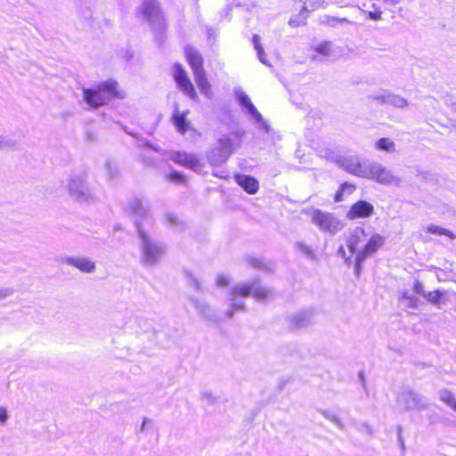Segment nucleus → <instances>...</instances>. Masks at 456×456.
Here are the masks:
<instances>
[{
  "label": "nucleus",
  "instance_id": "obj_1",
  "mask_svg": "<svg viewBox=\"0 0 456 456\" xmlns=\"http://www.w3.org/2000/svg\"><path fill=\"white\" fill-rule=\"evenodd\" d=\"M250 295H252L256 301H264L273 295V291L270 289L262 287L256 281L233 285L229 291L230 305L225 312L226 317L231 319L233 317L235 312L246 311L243 299Z\"/></svg>",
  "mask_w": 456,
  "mask_h": 456
},
{
  "label": "nucleus",
  "instance_id": "obj_2",
  "mask_svg": "<svg viewBox=\"0 0 456 456\" xmlns=\"http://www.w3.org/2000/svg\"><path fill=\"white\" fill-rule=\"evenodd\" d=\"M84 100L93 108L108 104L112 99H124L125 93L118 89V82L109 79L101 83L95 88H84Z\"/></svg>",
  "mask_w": 456,
  "mask_h": 456
},
{
  "label": "nucleus",
  "instance_id": "obj_3",
  "mask_svg": "<svg viewBox=\"0 0 456 456\" xmlns=\"http://www.w3.org/2000/svg\"><path fill=\"white\" fill-rule=\"evenodd\" d=\"M137 233L141 249V262L147 266H152L158 263L165 251L164 245L152 238L149 232L137 223Z\"/></svg>",
  "mask_w": 456,
  "mask_h": 456
},
{
  "label": "nucleus",
  "instance_id": "obj_4",
  "mask_svg": "<svg viewBox=\"0 0 456 456\" xmlns=\"http://www.w3.org/2000/svg\"><path fill=\"white\" fill-rule=\"evenodd\" d=\"M68 191L79 202H93L97 200L95 193L87 185L85 175H71L68 179Z\"/></svg>",
  "mask_w": 456,
  "mask_h": 456
},
{
  "label": "nucleus",
  "instance_id": "obj_5",
  "mask_svg": "<svg viewBox=\"0 0 456 456\" xmlns=\"http://www.w3.org/2000/svg\"><path fill=\"white\" fill-rule=\"evenodd\" d=\"M311 221L320 231L336 234L345 227V224L335 214L323 212L314 208L311 214Z\"/></svg>",
  "mask_w": 456,
  "mask_h": 456
},
{
  "label": "nucleus",
  "instance_id": "obj_6",
  "mask_svg": "<svg viewBox=\"0 0 456 456\" xmlns=\"http://www.w3.org/2000/svg\"><path fill=\"white\" fill-rule=\"evenodd\" d=\"M365 174L363 178L376 181L383 185H399L401 179L395 175L393 172L383 167L380 163L368 161L366 163Z\"/></svg>",
  "mask_w": 456,
  "mask_h": 456
},
{
  "label": "nucleus",
  "instance_id": "obj_7",
  "mask_svg": "<svg viewBox=\"0 0 456 456\" xmlns=\"http://www.w3.org/2000/svg\"><path fill=\"white\" fill-rule=\"evenodd\" d=\"M397 405L403 411H420L428 407L427 399L411 388L402 390L397 395Z\"/></svg>",
  "mask_w": 456,
  "mask_h": 456
},
{
  "label": "nucleus",
  "instance_id": "obj_8",
  "mask_svg": "<svg viewBox=\"0 0 456 456\" xmlns=\"http://www.w3.org/2000/svg\"><path fill=\"white\" fill-rule=\"evenodd\" d=\"M141 11L154 29L161 31L164 28L163 15L159 4L156 0H145L141 6Z\"/></svg>",
  "mask_w": 456,
  "mask_h": 456
},
{
  "label": "nucleus",
  "instance_id": "obj_9",
  "mask_svg": "<svg viewBox=\"0 0 456 456\" xmlns=\"http://www.w3.org/2000/svg\"><path fill=\"white\" fill-rule=\"evenodd\" d=\"M127 208L134 217L136 227L137 223L143 227L142 224V221L151 222L149 204L144 203L141 199L135 197L130 200L127 204Z\"/></svg>",
  "mask_w": 456,
  "mask_h": 456
},
{
  "label": "nucleus",
  "instance_id": "obj_10",
  "mask_svg": "<svg viewBox=\"0 0 456 456\" xmlns=\"http://www.w3.org/2000/svg\"><path fill=\"white\" fill-rule=\"evenodd\" d=\"M174 78L177 83L179 88L187 94L191 99H196L197 94L194 86L187 77V74L182 65L175 64L174 66Z\"/></svg>",
  "mask_w": 456,
  "mask_h": 456
},
{
  "label": "nucleus",
  "instance_id": "obj_11",
  "mask_svg": "<svg viewBox=\"0 0 456 456\" xmlns=\"http://www.w3.org/2000/svg\"><path fill=\"white\" fill-rule=\"evenodd\" d=\"M338 165L346 172L363 177L365 174L366 163L368 161L361 162L356 156L343 157L338 160Z\"/></svg>",
  "mask_w": 456,
  "mask_h": 456
},
{
  "label": "nucleus",
  "instance_id": "obj_12",
  "mask_svg": "<svg viewBox=\"0 0 456 456\" xmlns=\"http://www.w3.org/2000/svg\"><path fill=\"white\" fill-rule=\"evenodd\" d=\"M237 100L248 113L258 123H260V128L268 131V126L263 119L261 113L256 110L254 104L251 102L249 97L244 92L237 93Z\"/></svg>",
  "mask_w": 456,
  "mask_h": 456
},
{
  "label": "nucleus",
  "instance_id": "obj_13",
  "mask_svg": "<svg viewBox=\"0 0 456 456\" xmlns=\"http://www.w3.org/2000/svg\"><path fill=\"white\" fill-rule=\"evenodd\" d=\"M374 207L366 200H359L352 205L346 213V218L354 220L357 218H366L372 216Z\"/></svg>",
  "mask_w": 456,
  "mask_h": 456
},
{
  "label": "nucleus",
  "instance_id": "obj_14",
  "mask_svg": "<svg viewBox=\"0 0 456 456\" xmlns=\"http://www.w3.org/2000/svg\"><path fill=\"white\" fill-rule=\"evenodd\" d=\"M61 262L72 265L86 273H92L95 271L94 262L86 256H64Z\"/></svg>",
  "mask_w": 456,
  "mask_h": 456
},
{
  "label": "nucleus",
  "instance_id": "obj_15",
  "mask_svg": "<svg viewBox=\"0 0 456 456\" xmlns=\"http://www.w3.org/2000/svg\"><path fill=\"white\" fill-rule=\"evenodd\" d=\"M185 54L193 74L204 71L203 59L199 51L191 46H187L185 48Z\"/></svg>",
  "mask_w": 456,
  "mask_h": 456
},
{
  "label": "nucleus",
  "instance_id": "obj_16",
  "mask_svg": "<svg viewBox=\"0 0 456 456\" xmlns=\"http://www.w3.org/2000/svg\"><path fill=\"white\" fill-rule=\"evenodd\" d=\"M365 230L362 227H355L347 239V248L352 254H357L358 245L366 239Z\"/></svg>",
  "mask_w": 456,
  "mask_h": 456
},
{
  "label": "nucleus",
  "instance_id": "obj_17",
  "mask_svg": "<svg viewBox=\"0 0 456 456\" xmlns=\"http://www.w3.org/2000/svg\"><path fill=\"white\" fill-rule=\"evenodd\" d=\"M190 301L192 304L195 310L202 318L208 321L215 320V315L212 313L210 305L204 299H200L191 297H190Z\"/></svg>",
  "mask_w": 456,
  "mask_h": 456
},
{
  "label": "nucleus",
  "instance_id": "obj_18",
  "mask_svg": "<svg viewBox=\"0 0 456 456\" xmlns=\"http://www.w3.org/2000/svg\"><path fill=\"white\" fill-rule=\"evenodd\" d=\"M385 241L386 239L383 236L378 233L374 234L369 239L364 248L358 252L368 257V256L378 251L385 244Z\"/></svg>",
  "mask_w": 456,
  "mask_h": 456
},
{
  "label": "nucleus",
  "instance_id": "obj_19",
  "mask_svg": "<svg viewBox=\"0 0 456 456\" xmlns=\"http://www.w3.org/2000/svg\"><path fill=\"white\" fill-rule=\"evenodd\" d=\"M216 144L222 149L223 152L230 158L234 152L236 148L240 144L239 139L231 138L230 136L224 134L216 142Z\"/></svg>",
  "mask_w": 456,
  "mask_h": 456
},
{
  "label": "nucleus",
  "instance_id": "obj_20",
  "mask_svg": "<svg viewBox=\"0 0 456 456\" xmlns=\"http://www.w3.org/2000/svg\"><path fill=\"white\" fill-rule=\"evenodd\" d=\"M313 317V310L301 311L292 316L291 324L297 329L305 328L312 323Z\"/></svg>",
  "mask_w": 456,
  "mask_h": 456
},
{
  "label": "nucleus",
  "instance_id": "obj_21",
  "mask_svg": "<svg viewBox=\"0 0 456 456\" xmlns=\"http://www.w3.org/2000/svg\"><path fill=\"white\" fill-rule=\"evenodd\" d=\"M172 159L175 162L193 170L200 167V161L195 156L185 152H176Z\"/></svg>",
  "mask_w": 456,
  "mask_h": 456
},
{
  "label": "nucleus",
  "instance_id": "obj_22",
  "mask_svg": "<svg viewBox=\"0 0 456 456\" xmlns=\"http://www.w3.org/2000/svg\"><path fill=\"white\" fill-rule=\"evenodd\" d=\"M236 181L249 194H255L258 191L257 180L250 175H239L236 176Z\"/></svg>",
  "mask_w": 456,
  "mask_h": 456
},
{
  "label": "nucleus",
  "instance_id": "obj_23",
  "mask_svg": "<svg viewBox=\"0 0 456 456\" xmlns=\"http://www.w3.org/2000/svg\"><path fill=\"white\" fill-rule=\"evenodd\" d=\"M194 79L197 84V86L200 93L204 94L207 98L211 99L212 92L211 86L207 79L205 71H200L199 73H194Z\"/></svg>",
  "mask_w": 456,
  "mask_h": 456
},
{
  "label": "nucleus",
  "instance_id": "obj_24",
  "mask_svg": "<svg viewBox=\"0 0 456 456\" xmlns=\"http://www.w3.org/2000/svg\"><path fill=\"white\" fill-rule=\"evenodd\" d=\"M296 251L305 256L307 259L316 261L318 259L317 255L312 246L306 244L303 240H297L294 244Z\"/></svg>",
  "mask_w": 456,
  "mask_h": 456
},
{
  "label": "nucleus",
  "instance_id": "obj_25",
  "mask_svg": "<svg viewBox=\"0 0 456 456\" xmlns=\"http://www.w3.org/2000/svg\"><path fill=\"white\" fill-rule=\"evenodd\" d=\"M208 159L211 165L220 166L226 162L228 157L223 152L222 149L216 144V146L209 151Z\"/></svg>",
  "mask_w": 456,
  "mask_h": 456
},
{
  "label": "nucleus",
  "instance_id": "obj_26",
  "mask_svg": "<svg viewBox=\"0 0 456 456\" xmlns=\"http://www.w3.org/2000/svg\"><path fill=\"white\" fill-rule=\"evenodd\" d=\"M187 113V111L180 113L178 110H175L172 117L174 125L177 128L178 132L183 134H185L189 126V122L186 118Z\"/></svg>",
  "mask_w": 456,
  "mask_h": 456
},
{
  "label": "nucleus",
  "instance_id": "obj_27",
  "mask_svg": "<svg viewBox=\"0 0 456 456\" xmlns=\"http://www.w3.org/2000/svg\"><path fill=\"white\" fill-rule=\"evenodd\" d=\"M318 411L328 420L332 422L338 429H345L343 420L333 411L327 409H319Z\"/></svg>",
  "mask_w": 456,
  "mask_h": 456
},
{
  "label": "nucleus",
  "instance_id": "obj_28",
  "mask_svg": "<svg viewBox=\"0 0 456 456\" xmlns=\"http://www.w3.org/2000/svg\"><path fill=\"white\" fill-rule=\"evenodd\" d=\"M439 399L446 403L449 407L456 411V400L451 391L448 389H441L438 392Z\"/></svg>",
  "mask_w": 456,
  "mask_h": 456
},
{
  "label": "nucleus",
  "instance_id": "obj_29",
  "mask_svg": "<svg viewBox=\"0 0 456 456\" xmlns=\"http://www.w3.org/2000/svg\"><path fill=\"white\" fill-rule=\"evenodd\" d=\"M387 104H389L393 107H395V108L403 109V108L407 107L409 103L405 98H403L400 95L395 94L393 93H390L389 99L387 100Z\"/></svg>",
  "mask_w": 456,
  "mask_h": 456
},
{
  "label": "nucleus",
  "instance_id": "obj_30",
  "mask_svg": "<svg viewBox=\"0 0 456 456\" xmlns=\"http://www.w3.org/2000/svg\"><path fill=\"white\" fill-rule=\"evenodd\" d=\"M377 149L387 152H394L395 151V144L388 138H380L376 142Z\"/></svg>",
  "mask_w": 456,
  "mask_h": 456
},
{
  "label": "nucleus",
  "instance_id": "obj_31",
  "mask_svg": "<svg viewBox=\"0 0 456 456\" xmlns=\"http://www.w3.org/2000/svg\"><path fill=\"white\" fill-rule=\"evenodd\" d=\"M253 45L257 53L259 61L265 65H270L265 58V51L260 44V37L257 35L253 36Z\"/></svg>",
  "mask_w": 456,
  "mask_h": 456
},
{
  "label": "nucleus",
  "instance_id": "obj_32",
  "mask_svg": "<svg viewBox=\"0 0 456 456\" xmlns=\"http://www.w3.org/2000/svg\"><path fill=\"white\" fill-rule=\"evenodd\" d=\"M315 52L324 57H330L333 54L332 44L330 41H324L314 48Z\"/></svg>",
  "mask_w": 456,
  "mask_h": 456
},
{
  "label": "nucleus",
  "instance_id": "obj_33",
  "mask_svg": "<svg viewBox=\"0 0 456 456\" xmlns=\"http://www.w3.org/2000/svg\"><path fill=\"white\" fill-rule=\"evenodd\" d=\"M427 231L429 233H432V234L445 235V236L449 237L452 240L455 238V235L450 230L439 227V226L435 225V224L428 225L427 227Z\"/></svg>",
  "mask_w": 456,
  "mask_h": 456
},
{
  "label": "nucleus",
  "instance_id": "obj_34",
  "mask_svg": "<svg viewBox=\"0 0 456 456\" xmlns=\"http://www.w3.org/2000/svg\"><path fill=\"white\" fill-rule=\"evenodd\" d=\"M183 274L187 280V283L193 288L196 291L201 290V284L198 278L189 270H184Z\"/></svg>",
  "mask_w": 456,
  "mask_h": 456
},
{
  "label": "nucleus",
  "instance_id": "obj_35",
  "mask_svg": "<svg viewBox=\"0 0 456 456\" xmlns=\"http://www.w3.org/2000/svg\"><path fill=\"white\" fill-rule=\"evenodd\" d=\"M443 297L444 292L436 289L432 292H428L424 298L435 305H439L442 303Z\"/></svg>",
  "mask_w": 456,
  "mask_h": 456
},
{
  "label": "nucleus",
  "instance_id": "obj_36",
  "mask_svg": "<svg viewBox=\"0 0 456 456\" xmlns=\"http://www.w3.org/2000/svg\"><path fill=\"white\" fill-rule=\"evenodd\" d=\"M167 224L169 225H173L177 227V229L183 230L184 228V224L179 220L178 216L174 214L167 213L165 216Z\"/></svg>",
  "mask_w": 456,
  "mask_h": 456
},
{
  "label": "nucleus",
  "instance_id": "obj_37",
  "mask_svg": "<svg viewBox=\"0 0 456 456\" xmlns=\"http://www.w3.org/2000/svg\"><path fill=\"white\" fill-rule=\"evenodd\" d=\"M17 144L15 140L0 135V150L14 149Z\"/></svg>",
  "mask_w": 456,
  "mask_h": 456
},
{
  "label": "nucleus",
  "instance_id": "obj_38",
  "mask_svg": "<svg viewBox=\"0 0 456 456\" xmlns=\"http://www.w3.org/2000/svg\"><path fill=\"white\" fill-rule=\"evenodd\" d=\"M390 92L383 91L381 93H378L376 94L370 95V98L373 101H377L382 104H387V100L389 99Z\"/></svg>",
  "mask_w": 456,
  "mask_h": 456
},
{
  "label": "nucleus",
  "instance_id": "obj_39",
  "mask_svg": "<svg viewBox=\"0 0 456 456\" xmlns=\"http://www.w3.org/2000/svg\"><path fill=\"white\" fill-rule=\"evenodd\" d=\"M105 168L108 176L110 179H113L118 175V170L115 164L111 163L110 161H107L105 164Z\"/></svg>",
  "mask_w": 456,
  "mask_h": 456
},
{
  "label": "nucleus",
  "instance_id": "obj_40",
  "mask_svg": "<svg viewBox=\"0 0 456 456\" xmlns=\"http://www.w3.org/2000/svg\"><path fill=\"white\" fill-rule=\"evenodd\" d=\"M367 257L363 256V254H361L357 252L355 256V265H354V272L357 276L360 275L361 270H362V264Z\"/></svg>",
  "mask_w": 456,
  "mask_h": 456
},
{
  "label": "nucleus",
  "instance_id": "obj_41",
  "mask_svg": "<svg viewBox=\"0 0 456 456\" xmlns=\"http://www.w3.org/2000/svg\"><path fill=\"white\" fill-rule=\"evenodd\" d=\"M200 399L208 404H214L216 401V398L213 393L208 390L200 393Z\"/></svg>",
  "mask_w": 456,
  "mask_h": 456
},
{
  "label": "nucleus",
  "instance_id": "obj_42",
  "mask_svg": "<svg viewBox=\"0 0 456 456\" xmlns=\"http://www.w3.org/2000/svg\"><path fill=\"white\" fill-rule=\"evenodd\" d=\"M230 282V279L228 276L224 274H218L216 278V284L218 287H224L227 286Z\"/></svg>",
  "mask_w": 456,
  "mask_h": 456
},
{
  "label": "nucleus",
  "instance_id": "obj_43",
  "mask_svg": "<svg viewBox=\"0 0 456 456\" xmlns=\"http://www.w3.org/2000/svg\"><path fill=\"white\" fill-rule=\"evenodd\" d=\"M413 291L425 297V295H427V291L424 289L423 284L419 281H416L413 284Z\"/></svg>",
  "mask_w": 456,
  "mask_h": 456
},
{
  "label": "nucleus",
  "instance_id": "obj_44",
  "mask_svg": "<svg viewBox=\"0 0 456 456\" xmlns=\"http://www.w3.org/2000/svg\"><path fill=\"white\" fill-rule=\"evenodd\" d=\"M420 300L417 297H411L405 302V306L411 309H417L419 305Z\"/></svg>",
  "mask_w": 456,
  "mask_h": 456
},
{
  "label": "nucleus",
  "instance_id": "obj_45",
  "mask_svg": "<svg viewBox=\"0 0 456 456\" xmlns=\"http://www.w3.org/2000/svg\"><path fill=\"white\" fill-rule=\"evenodd\" d=\"M340 188L344 191V193L346 194V195L352 194L354 191V190H355V186L354 184H352V183H342Z\"/></svg>",
  "mask_w": 456,
  "mask_h": 456
},
{
  "label": "nucleus",
  "instance_id": "obj_46",
  "mask_svg": "<svg viewBox=\"0 0 456 456\" xmlns=\"http://www.w3.org/2000/svg\"><path fill=\"white\" fill-rule=\"evenodd\" d=\"M323 24H327L330 27H337L339 24L338 18L333 16H327L325 20H322Z\"/></svg>",
  "mask_w": 456,
  "mask_h": 456
},
{
  "label": "nucleus",
  "instance_id": "obj_47",
  "mask_svg": "<svg viewBox=\"0 0 456 456\" xmlns=\"http://www.w3.org/2000/svg\"><path fill=\"white\" fill-rule=\"evenodd\" d=\"M248 263L254 268H257V269H264L265 268V264L261 260H259V259H256V258H254V257H250L248 259Z\"/></svg>",
  "mask_w": 456,
  "mask_h": 456
},
{
  "label": "nucleus",
  "instance_id": "obj_48",
  "mask_svg": "<svg viewBox=\"0 0 456 456\" xmlns=\"http://www.w3.org/2000/svg\"><path fill=\"white\" fill-rule=\"evenodd\" d=\"M169 179L171 181L180 183V182H182L183 180V175L180 173H178L176 171H174V172L169 174Z\"/></svg>",
  "mask_w": 456,
  "mask_h": 456
},
{
  "label": "nucleus",
  "instance_id": "obj_49",
  "mask_svg": "<svg viewBox=\"0 0 456 456\" xmlns=\"http://www.w3.org/2000/svg\"><path fill=\"white\" fill-rule=\"evenodd\" d=\"M13 289L10 288L0 289V300L12 295Z\"/></svg>",
  "mask_w": 456,
  "mask_h": 456
},
{
  "label": "nucleus",
  "instance_id": "obj_50",
  "mask_svg": "<svg viewBox=\"0 0 456 456\" xmlns=\"http://www.w3.org/2000/svg\"><path fill=\"white\" fill-rule=\"evenodd\" d=\"M338 256H340L341 257H343L345 259V263L346 264H350L351 263V257H347L346 256V250L344 248V247H340L338 250Z\"/></svg>",
  "mask_w": 456,
  "mask_h": 456
},
{
  "label": "nucleus",
  "instance_id": "obj_51",
  "mask_svg": "<svg viewBox=\"0 0 456 456\" xmlns=\"http://www.w3.org/2000/svg\"><path fill=\"white\" fill-rule=\"evenodd\" d=\"M381 12H369L368 17L373 20H381Z\"/></svg>",
  "mask_w": 456,
  "mask_h": 456
},
{
  "label": "nucleus",
  "instance_id": "obj_52",
  "mask_svg": "<svg viewBox=\"0 0 456 456\" xmlns=\"http://www.w3.org/2000/svg\"><path fill=\"white\" fill-rule=\"evenodd\" d=\"M148 424H152V420L148 419V418H146V417H144L143 419H142V423L141 425L139 432L140 433L144 432L146 430V428H147V425Z\"/></svg>",
  "mask_w": 456,
  "mask_h": 456
},
{
  "label": "nucleus",
  "instance_id": "obj_53",
  "mask_svg": "<svg viewBox=\"0 0 456 456\" xmlns=\"http://www.w3.org/2000/svg\"><path fill=\"white\" fill-rule=\"evenodd\" d=\"M344 195H345L344 191L339 187V189L337 191L335 197H334L335 202L342 201L344 200Z\"/></svg>",
  "mask_w": 456,
  "mask_h": 456
},
{
  "label": "nucleus",
  "instance_id": "obj_54",
  "mask_svg": "<svg viewBox=\"0 0 456 456\" xmlns=\"http://www.w3.org/2000/svg\"><path fill=\"white\" fill-rule=\"evenodd\" d=\"M8 419L7 411L4 408L0 407V421L5 422Z\"/></svg>",
  "mask_w": 456,
  "mask_h": 456
},
{
  "label": "nucleus",
  "instance_id": "obj_55",
  "mask_svg": "<svg viewBox=\"0 0 456 456\" xmlns=\"http://www.w3.org/2000/svg\"><path fill=\"white\" fill-rule=\"evenodd\" d=\"M398 441L400 443L402 450L404 451L405 446H404L403 439L402 437V428L401 427L398 428Z\"/></svg>",
  "mask_w": 456,
  "mask_h": 456
},
{
  "label": "nucleus",
  "instance_id": "obj_56",
  "mask_svg": "<svg viewBox=\"0 0 456 456\" xmlns=\"http://www.w3.org/2000/svg\"><path fill=\"white\" fill-rule=\"evenodd\" d=\"M142 142L145 147L151 148L156 151H159V149L158 147L152 145L148 140H142Z\"/></svg>",
  "mask_w": 456,
  "mask_h": 456
},
{
  "label": "nucleus",
  "instance_id": "obj_57",
  "mask_svg": "<svg viewBox=\"0 0 456 456\" xmlns=\"http://www.w3.org/2000/svg\"><path fill=\"white\" fill-rule=\"evenodd\" d=\"M446 104L450 107L454 112H456V102H452L451 100H446Z\"/></svg>",
  "mask_w": 456,
  "mask_h": 456
},
{
  "label": "nucleus",
  "instance_id": "obj_58",
  "mask_svg": "<svg viewBox=\"0 0 456 456\" xmlns=\"http://www.w3.org/2000/svg\"><path fill=\"white\" fill-rule=\"evenodd\" d=\"M362 428L369 435H372V428L368 423H363Z\"/></svg>",
  "mask_w": 456,
  "mask_h": 456
},
{
  "label": "nucleus",
  "instance_id": "obj_59",
  "mask_svg": "<svg viewBox=\"0 0 456 456\" xmlns=\"http://www.w3.org/2000/svg\"><path fill=\"white\" fill-rule=\"evenodd\" d=\"M412 296L410 295L408 292H403L401 296V300L402 301H404L406 302L407 300H409V298H411Z\"/></svg>",
  "mask_w": 456,
  "mask_h": 456
},
{
  "label": "nucleus",
  "instance_id": "obj_60",
  "mask_svg": "<svg viewBox=\"0 0 456 456\" xmlns=\"http://www.w3.org/2000/svg\"><path fill=\"white\" fill-rule=\"evenodd\" d=\"M339 24H351L352 22L346 18H338Z\"/></svg>",
  "mask_w": 456,
  "mask_h": 456
},
{
  "label": "nucleus",
  "instance_id": "obj_61",
  "mask_svg": "<svg viewBox=\"0 0 456 456\" xmlns=\"http://www.w3.org/2000/svg\"><path fill=\"white\" fill-rule=\"evenodd\" d=\"M289 25L292 27H297L299 25V22L296 20V19H290L289 21Z\"/></svg>",
  "mask_w": 456,
  "mask_h": 456
},
{
  "label": "nucleus",
  "instance_id": "obj_62",
  "mask_svg": "<svg viewBox=\"0 0 456 456\" xmlns=\"http://www.w3.org/2000/svg\"><path fill=\"white\" fill-rule=\"evenodd\" d=\"M87 140H93L92 134L90 133H86Z\"/></svg>",
  "mask_w": 456,
  "mask_h": 456
},
{
  "label": "nucleus",
  "instance_id": "obj_63",
  "mask_svg": "<svg viewBox=\"0 0 456 456\" xmlns=\"http://www.w3.org/2000/svg\"><path fill=\"white\" fill-rule=\"evenodd\" d=\"M126 132L128 134H131V135H133V136H134V137H135V134H133L132 132H129V131H127V130H126Z\"/></svg>",
  "mask_w": 456,
  "mask_h": 456
},
{
  "label": "nucleus",
  "instance_id": "obj_64",
  "mask_svg": "<svg viewBox=\"0 0 456 456\" xmlns=\"http://www.w3.org/2000/svg\"><path fill=\"white\" fill-rule=\"evenodd\" d=\"M452 126L456 129V121L452 124Z\"/></svg>",
  "mask_w": 456,
  "mask_h": 456
}]
</instances>
